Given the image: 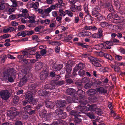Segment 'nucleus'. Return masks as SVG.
<instances>
[{"mask_svg": "<svg viewBox=\"0 0 125 125\" xmlns=\"http://www.w3.org/2000/svg\"><path fill=\"white\" fill-rule=\"evenodd\" d=\"M85 67V65L83 63H80L78 64L77 67L79 70H81L83 69Z\"/></svg>", "mask_w": 125, "mask_h": 125, "instance_id": "nucleus-48", "label": "nucleus"}, {"mask_svg": "<svg viewBox=\"0 0 125 125\" xmlns=\"http://www.w3.org/2000/svg\"><path fill=\"white\" fill-rule=\"evenodd\" d=\"M44 105V102H39L38 104L37 105L36 107V108L37 110H39L43 108Z\"/></svg>", "mask_w": 125, "mask_h": 125, "instance_id": "nucleus-22", "label": "nucleus"}, {"mask_svg": "<svg viewBox=\"0 0 125 125\" xmlns=\"http://www.w3.org/2000/svg\"><path fill=\"white\" fill-rule=\"evenodd\" d=\"M79 99H80L79 103H80L81 104H85L88 103V101L86 100L84 98L83 99V96L81 97V98Z\"/></svg>", "mask_w": 125, "mask_h": 125, "instance_id": "nucleus-29", "label": "nucleus"}, {"mask_svg": "<svg viewBox=\"0 0 125 125\" xmlns=\"http://www.w3.org/2000/svg\"><path fill=\"white\" fill-rule=\"evenodd\" d=\"M74 121L76 125H77V124H80L82 122V119L81 118H78V117L75 118Z\"/></svg>", "mask_w": 125, "mask_h": 125, "instance_id": "nucleus-38", "label": "nucleus"}, {"mask_svg": "<svg viewBox=\"0 0 125 125\" xmlns=\"http://www.w3.org/2000/svg\"><path fill=\"white\" fill-rule=\"evenodd\" d=\"M8 78H7L6 79H5L4 78V76H1L2 78L3 81H6L8 79V81L10 82H12L14 81V79L15 78V75H12L11 76H8Z\"/></svg>", "mask_w": 125, "mask_h": 125, "instance_id": "nucleus-12", "label": "nucleus"}, {"mask_svg": "<svg viewBox=\"0 0 125 125\" xmlns=\"http://www.w3.org/2000/svg\"><path fill=\"white\" fill-rule=\"evenodd\" d=\"M104 57L111 61H113L114 60V58L109 54L105 53L104 55Z\"/></svg>", "mask_w": 125, "mask_h": 125, "instance_id": "nucleus-31", "label": "nucleus"}, {"mask_svg": "<svg viewBox=\"0 0 125 125\" xmlns=\"http://www.w3.org/2000/svg\"><path fill=\"white\" fill-rule=\"evenodd\" d=\"M106 6L108 8L110 12L113 13L115 11V10L111 4L109 3H107Z\"/></svg>", "mask_w": 125, "mask_h": 125, "instance_id": "nucleus-21", "label": "nucleus"}, {"mask_svg": "<svg viewBox=\"0 0 125 125\" xmlns=\"http://www.w3.org/2000/svg\"><path fill=\"white\" fill-rule=\"evenodd\" d=\"M55 87L54 85L51 84H46L44 86V88L45 89H50L52 90L55 88Z\"/></svg>", "mask_w": 125, "mask_h": 125, "instance_id": "nucleus-24", "label": "nucleus"}, {"mask_svg": "<svg viewBox=\"0 0 125 125\" xmlns=\"http://www.w3.org/2000/svg\"><path fill=\"white\" fill-rule=\"evenodd\" d=\"M97 91L100 93H105L107 92V91L102 87L98 88Z\"/></svg>", "mask_w": 125, "mask_h": 125, "instance_id": "nucleus-32", "label": "nucleus"}, {"mask_svg": "<svg viewBox=\"0 0 125 125\" xmlns=\"http://www.w3.org/2000/svg\"><path fill=\"white\" fill-rule=\"evenodd\" d=\"M47 51L45 49H43L40 52L42 56H45L46 55Z\"/></svg>", "mask_w": 125, "mask_h": 125, "instance_id": "nucleus-50", "label": "nucleus"}, {"mask_svg": "<svg viewBox=\"0 0 125 125\" xmlns=\"http://www.w3.org/2000/svg\"><path fill=\"white\" fill-rule=\"evenodd\" d=\"M20 113H21V112H19L18 111H16L11 113L10 114L11 117L12 118H14L16 116L18 115Z\"/></svg>", "mask_w": 125, "mask_h": 125, "instance_id": "nucleus-25", "label": "nucleus"}, {"mask_svg": "<svg viewBox=\"0 0 125 125\" xmlns=\"http://www.w3.org/2000/svg\"><path fill=\"white\" fill-rule=\"evenodd\" d=\"M59 12L60 13L59 16H64L65 15V13L62 9H60L59 10Z\"/></svg>", "mask_w": 125, "mask_h": 125, "instance_id": "nucleus-45", "label": "nucleus"}, {"mask_svg": "<svg viewBox=\"0 0 125 125\" xmlns=\"http://www.w3.org/2000/svg\"><path fill=\"white\" fill-rule=\"evenodd\" d=\"M34 48L32 47V48H31V50L29 51V52L30 53V55H34L35 54V49H33V50H32V49H33Z\"/></svg>", "mask_w": 125, "mask_h": 125, "instance_id": "nucleus-62", "label": "nucleus"}, {"mask_svg": "<svg viewBox=\"0 0 125 125\" xmlns=\"http://www.w3.org/2000/svg\"><path fill=\"white\" fill-rule=\"evenodd\" d=\"M27 73L26 70H21V73L19 74V76L21 77H27Z\"/></svg>", "mask_w": 125, "mask_h": 125, "instance_id": "nucleus-23", "label": "nucleus"}, {"mask_svg": "<svg viewBox=\"0 0 125 125\" xmlns=\"http://www.w3.org/2000/svg\"><path fill=\"white\" fill-rule=\"evenodd\" d=\"M54 10V7L52 5L50 7L44 10L43 11L44 13L46 14H49L52 10Z\"/></svg>", "mask_w": 125, "mask_h": 125, "instance_id": "nucleus-20", "label": "nucleus"}, {"mask_svg": "<svg viewBox=\"0 0 125 125\" xmlns=\"http://www.w3.org/2000/svg\"><path fill=\"white\" fill-rule=\"evenodd\" d=\"M35 57L36 59L38 60L41 58L42 56L38 52H37L35 53Z\"/></svg>", "mask_w": 125, "mask_h": 125, "instance_id": "nucleus-58", "label": "nucleus"}, {"mask_svg": "<svg viewBox=\"0 0 125 125\" xmlns=\"http://www.w3.org/2000/svg\"><path fill=\"white\" fill-rule=\"evenodd\" d=\"M86 115L91 119H94L95 118V116L92 112L86 113Z\"/></svg>", "mask_w": 125, "mask_h": 125, "instance_id": "nucleus-35", "label": "nucleus"}, {"mask_svg": "<svg viewBox=\"0 0 125 125\" xmlns=\"http://www.w3.org/2000/svg\"><path fill=\"white\" fill-rule=\"evenodd\" d=\"M66 102L65 101L63 100L60 101L58 100L56 103V106L58 108H62L65 106Z\"/></svg>", "mask_w": 125, "mask_h": 125, "instance_id": "nucleus-7", "label": "nucleus"}, {"mask_svg": "<svg viewBox=\"0 0 125 125\" xmlns=\"http://www.w3.org/2000/svg\"><path fill=\"white\" fill-rule=\"evenodd\" d=\"M82 81L83 82L86 83L88 82L90 80L89 78L85 77L83 78Z\"/></svg>", "mask_w": 125, "mask_h": 125, "instance_id": "nucleus-57", "label": "nucleus"}, {"mask_svg": "<svg viewBox=\"0 0 125 125\" xmlns=\"http://www.w3.org/2000/svg\"><path fill=\"white\" fill-rule=\"evenodd\" d=\"M46 113V111L44 108H43L42 110L39 114L42 117L45 118Z\"/></svg>", "mask_w": 125, "mask_h": 125, "instance_id": "nucleus-30", "label": "nucleus"}, {"mask_svg": "<svg viewBox=\"0 0 125 125\" xmlns=\"http://www.w3.org/2000/svg\"><path fill=\"white\" fill-rule=\"evenodd\" d=\"M37 101V100L35 99L32 98V99L29 102L30 104H32L34 105L36 104Z\"/></svg>", "mask_w": 125, "mask_h": 125, "instance_id": "nucleus-54", "label": "nucleus"}, {"mask_svg": "<svg viewBox=\"0 0 125 125\" xmlns=\"http://www.w3.org/2000/svg\"><path fill=\"white\" fill-rule=\"evenodd\" d=\"M10 35L8 34H6L0 36V39L2 40L8 38Z\"/></svg>", "mask_w": 125, "mask_h": 125, "instance_id": "nucleus-40", "label": "nucleus"}, {"mask_svg": "<svg viewBox=\"0 0 125 125\" xmlns=\"http://www.w3.org/2000/svg\"><path fill=\"white\" fill-rule=\"evenodd\" d=\"M6 58V56L5 55H4L1 56L0 57V63H4L5 61V59Z\"/></svg>", "mask_w": 125, "mask_h": 125, "instance_id": "nucleus-36", "label": "nucleus"}, {"mask_svg": "<svg viewBox=\"0 0 125 125\" xmlns=\"http://www.w3.org/2000/svg\"><path fill=\"white\" fill-rule=\"evenodd\" d=\"M33 94L31 92H27L25 95V99L28 102H29L33 98L32 94Z\"/></svg>", "mask_w": 125, "mask_h": 125, "instance_id": "nucleus-5", "label": "nucleus"}, {"mask_svg": "<svg viewBox=\"0 0 125 125\" xmlns=\"http://www.w3.org/2000/svg\"><path fill=\"white\" fill-rule=\"evenodd\" d=\"M43 63L41 62H36L35 64V67L36 69L38 70H40L43 67Z\"/></svg>", "mask_w": 125, "mask_h": 125, "instance_id": "nucleus-16", "label": "nucleus"}, {"mask_svg": "<svg viewBox=\"0 0 125 125\" xmlns=\"http://www.w3.org/2000/svg\"><path fill=\"white\" fill-rule=\"evenodd\" d=\"M67 116V114L66 113L64 112L62 113L61 115H60V118L62 119H64Z\"/></svg>", "mask_w": 125, "mask_h": 125, "instance_id": "nucleus-55", "label": "nucleus"}, {"mask_svg": "<svg viewBox=\"0 0 125 125\" xmlns=\"http://www.w3.org/2000/svg\"><path fill=\"white\" fill-rule=\"evenodd\" d=\"M0 95L3 99L6 100L10 97V93L8 90H3L0 92Z\"/></svg>", "mask_w": 125, "mask_h": 125, "instance_id": "nucleus-4", "label": "nucleus"}, {"mask_svg": "<svg viewBox=\"0 0 125 125\" xmlns=\"http://www.w3.org/2000/svg\"><path fill=\"white\" fill-rule=\"evenodd\" d=\"M15 71L13 68H10L4 71L2 76H4L5 79L8 78V76L15 75Z\"/></svg>", "mask_w": 125, "mask_h": 125, "instance_id": "nucleus-2", "label": "nucleus"}, {"mask_svg": "<svg viewBox=\"0 0 125 125\" xmlns=\"http://www.w3.org/2000/svg\"><path fill=\"white\" fill-rule=\"evenodd\" d=\"M75 84L78 86V87L80 88L82 86V84L81 82H75Z\"/></svg>", "mask_w": 125, "mask_h": 125, "instance_id": "nucleus-60", "label": "nucleus"}, {"mask_svg": "<svg viewBox=\"0 0 125 125\" xmlns=\"http://www.w3.org/2000/svg\"><path fill=\"white\" fill-rule=\"evenodd\" d=\"M83 109L82 107L81 106H79L77 108V110H73L70 112V115L74 116L75 118L79 117L81 115H79V114L82 113L83 112Z\"/></svg>", "mask_w": 125, "mask_h": 125, "instance_id": "nucleus-1", "label": "nucleus"}, {"mask_svg": "<svg viewBox=\"0 0 125 125\" xmlns=\"http://www.w3.org/2000/svg\"><path fill=\"white\" fill-rule=\"evenodd\" d=\"M53 69L54 71H56L58 70H60L61 69V66L59 65L55 64L53 66Z\"/></svg>", "mask_w": 125, "mask_h": 125, "instance_id": "nucleus-27", "label": "nucleus"}, {"mask_svg": "<svg viewBox=\"0 0 125 125\" xmlns=\"http://www.w3.org/2000/svg\"><path fill=\"white\" fill-rule=\"evenodd\" d=\"M85 71L82 69L80 70L78 72L79 74L81 76H83L85 74Z\"/></svg>", "mask_w": 125, "mask_h": 125, "instance_id": "nucleus-53", "label": "nucleus"}, {"mask_svg": "<svg viewBox=\"0 0 125 125\" xmlns=\"http://www.w3.org/2000/svg\"><path fill=\"white\" fill-rule=\"evenodd\" d=\"M45 105L46 106L49 108H52L55 106L54 103L48 100L46 101Z\"/></svg>", "mask_w": 125, "mask_h": 125, "instance_id": "nucleus-13", "label": "nucleus"}, {"mask_svg": "<svg viewBox=\"0 0 125 125\" xmlns=\"http://www.w3.org/2000/svg\"><path fill=\"white\" fill-rule=\"evenodd\" d=\"M89 59L92 64L96 67H101V65L99 63V62H103V61L100 60L98 59L94 58L91 56L89 57Z\"/></svg>", "mask_w": 125, "mask_h": 125, "instance_id": "nucleus-3", "label": "nucleus"}, {"mask_svg": "<svg viewBox=\"0 0 125 125\" xmlns=\"http://www.w3.org/2000/svg\"><path fill=\"white\" fill-rule=\"evenodd\" d=\"M62 17L60 16H57L56 17V20L58 21L59 22L58 24L59 25H61L62 22L61 20L62 19Z\"/></svg>", "mask_w": 125, "mask_h": 125, "instance_id": "nucleus-49", "label": "nucleus"}, {"mask_svg": "<svg viewBox=\"0 0 125 125\" xmlns=\"http://www.w3.org/2000/svg\"><path fill=\"white\" fill-rule=\"evenodd\" d=\"M97 107L96 104H93L91 105L88 104L86 107V109L88 110L94 111Z\"/></svg>", "mask_w": 125, "mask_h": 125, "instance_id": "nucleus-10", "label": "nucleus"}, {"mask_svg": "<svg viewBox=\"0 0 125 125\" xmlns=\"http://www.w3.org/2000/svg\"><path fill=\"white\" fill-rule=\"evenodd\" d=\"M122 21L120 19V18L118 17L117 18L114 19H113V22L115 23H120Z\"/></svg>", "mask_w": 125, "mask_h": 125, "instance_id": "nucleus-44", "label": "nucleus"}, {"mask_svg": "<svg viewBox=\"0 0 125 125\" xmlns=\"http://www.w3.org/2000/svg\"><path fill=\"white\" fill-rule=\"evenodd\" d=\"M94 111L96 114L98 115H100L102 113L101 110L98 107H96Z\"/></svg>", "mask_w": 125, "mask_h": 125, "instance_id": "nucleus-34", "label": "nucleus"}, {"mask_svg": "<svg viewBox=\"0 0 125 125\" xmlns=\"http://www.w3.org/2000/svg\"><path fill=\"white\" fill-rule=\"evenodd\" d=\"M92 85L93 83H86L84 86V88L86 89H88L91 88Z\"/></svg>", "mask_w": 125, "mask_h": 125, "instance_id": "nucleus-46", "label": "nucleus"}, {"mask_svg": "<svg viewBox=\"0 0 125 125\" xmlns=\"http://www.w3.org/2000/svg\"><path fill=\"white\" fill-rule=\"evenodd\" d=\"M72 101L73 102L76 103H79L80 101V100L78 98V97L76 96H73L72 98Z\"/></svg>", "mask_w": 125, "mask_h": 125, "instance_id": "nucleus-39", "label": "nucleus"}, {"mask_svg": "<svg viewBox=\"0 0 125 125\" xmlns=\"http://www.w3.org/2000/svg\"><path fill=\"white\" fill-rule=\"evenodd\" d=\"M27 80V77H22L18 84V86L19 87L22 86L26 83Z\"/></svg>", "mask_w": 125, "mask_h": 125, "instance_id": "nucleus-9", "label": "nucleus"}, {"mask_svg": "<svg viewBox=\"0 0 125 125\" xmlns=\"http://www.w3.org/2000/svg\"><path fill=\"white\" fill-rule=\"evenodd\" d=\"M103 36V35L101 33H95L92 35L91 36L93 38H98L101 37Z\"/></svg>", "mask_w": 125, "mask_h": 125, "instance_id": "nucleus-28", "label": "nucleus"}, {"mask_svg": "<svg viewBox=\"0 0 125 125\" xmlns=\"http://www.w3.org/2000/svg\"><path fill=\"white\" fill-rule=\"evenodd\" d=\"M64 97L66 99L67 102L69 103L71 102L72 98L70 96L65 95L64 96Z\"/></svg>", "mask_w": 125, "mask_h": 125, "instance_id": "nucleus-51", "label": "nucleus"}, {"mask_svg": "<svg viewBox=\"0 0 125 125\" xmlns=\"http://www.w3.org/2000/svg\"><path fill=\"white\" fill-rule=\"evenodd\" d=\"M84 93V92L82 90H81L80 88L78 89L77 92V93L78 95H80L79 97V98H81V97H83L82 95Z\"/></svg>", "mask_w": 125, "mask_h": 125, "instance_id": "nucleus-37", "label": "nucleus"}, {"mask_svg": "<svg viewBox=\"0 0 125 125\" xmlns=\"http://www.w3.org/2000/svg\"><path fill=\"white\" fill-rule=\"evenodd\" d=\"M115 59L117 61H120L122 59V57L120 56L116 55L115 56Z\"/></svg>", "mask_w": 125, "mask_h": 125, "instance_id": "nucleus-63", "label": "nucleus"}, {"mask_svg": "<svg viewBox=\"0 0 125 125\" xmlns=\"http://www.w3.org/2000/svg\"><path fill=\"white\" fill-rule=\"evenodd\" d=\"M100 10V9L97 7H96L94 8L93 10L92 11V14L94 16H96L99 13L98 12Z\"/></svg>", "mask_w": 125, "mask_h": 125, "instance_id": "nucleus-18", "label": "nucleus"}, {"mask_svg": "<svg viewBox=\"0 0 125 125\" xmlns=\"http://www.w3.org/2000/svg\"><path fill=\"white\" fill-rule=\"evenodd\" d=\"M96 93V91L94 89H90L86 92L88 96L94 95Z\"/></svg>", "mask_w": 125, "mask_h": 125, "instance_id": "nucleus-17", "label": "nucleus"}, {"mask_svg": "<svg viewBox=\"0 0 125 125\" xmlns=\"http://www.w3.org/2000/svg\"><path fill=\"white\" fill-rule=\"evenodd\" d=\"M85 29L87 30H91L92 31H95L97 30V28L94 26L86 25L84 27Z\"/></svg>", "mask_w": 125, "mask_h": 125, "instance_id": "nucleus-15", "label": "nucleus"}, {"mask_svg": "<svg viewBox=\"0 0 125 125\" xmlns=\"http://www.w3.org/2000/svg\"><path fill=\"white\" fill-rule=\"evenodd\" d=\"M12 2L13 6L14 7H16L17 6L18 2H17V1L15 0H10Z\"/></svg>", "mask_w": 125, "mask_h": 125, "instance_id": "nucleus-61", "label": "nucleus"}, {"mask_svg": "<svg viewBox=\"0 0 125 125\" xmlns=\"http://www.w3.org/2000/svg\"><path fill=\"white\" fill-rule=\"evenodd\" d=\"M22 54L23 55L26 57H30V52L29 53L26 51H24L22 52Z\"/></svg>", "mask_w": 125, "mask_h": 125, "instance_id": "nucleus-56", "label": "nucleus"}, {"mask_svg": "<svg viewBox=\"0 0 125 125\" xmlns=\"http://www.w3.org/2000/svg\"><path fill=\"white\" fill-rule=\"evenodd\" d=\"M64 83L65 82L64 81H59L57 82H55V84L57 86H60L64 84Z\"/></svg>", "mask_w": 125, "mask_h": 125, "instance_id": "nucleus-43", "label": "nucleus"}, {"mask_svg": "<svg viewBox=\"0 0 125 125\" xmlns=\"http://www.w3.org/2000/svg\"><path fill=\"white\" fill-rule=\"evenodd\" d=\"M30 20L28 21L30 23H35L36 22V21L34 20V17L32 16H29L28 18Z\"/></svg>", "mask_w": 125, "mask_h": 125, "instance_id": "nucleus-33", "label": "nucleus"}, {"mask_svg": "<svg viewBox=\"0 0 125 125\" xmlns=\"http://www.w3.org/2000/svg\"><path fill=\"white\" fill-rule=\"evenodd\" d=\"M62 112V110L60 109H57L55 111L56 114L58 115H61Z\"/></svg>", "mask_w": 125, "mask_h": 125, "instance_id": "nucleus-41", "label": "nucleus"}, {"mask_svg": "<svg viewBox=\"0 0 125 125\" xmlns=\"http://www.w3.org/2000/svg\"><path fill=\"white\" fill-rule=\"evenodd\" d=\"M4 1L0 0V10H3L5 8H7L9 6V5L7 3H4Z\"/></svg>", "mask_w": 125, "mask_h": 125, "instance_id": "nucleus-8", "label": "nucleus"}, {"mask_svg": "<svg viewBox=\"0 0 125 125\" xmlns=\"http://www.w3.org/2000/svg\"><path fill=\"white\" fill-rule=\"evenodd\" d=\"M40 78L42 80H44L47 78L48 76V73L46 71H42L40 73Z\"/></svg>", "mask_w": 125, "mask_h": 125, "instance_id": "nucleus-6", "label": "nucleus"}, {"mask_svg": "<svg viewBox=\"0 0 125 125\" xmlns=\"http://www.w3.org/2000/svg\"><path fill=\"white\" fill-rule=\"evenodd\" d=\"M105 42L107 45L110 46H112L114 44H113L112 41H107Z\"/></svg>", "mask_w": 125, "mask_h": 125, "instance_id": "nucleus-59", "label": "nucleus"}, {"mask_svg": "<svg viewBox=\"0 0 125 125\" xmlns=\"http://www.w3.org/2000/svg\"><path fill=\"white\" fill-rule=\"evenodd\" d=\"M41 30V26H38L35 27L34 30L35 31L38 32L40 31Z\"/></svg>", "mask_w": 125, "mask_h": 125, "instance_id": "nucleus-64", "label": "nucleus"}, {"mask_svg": "<svg viewBox=\"0 0 125 125\" xmlns=\"http://www.w3.org/2000/svg\"><path fill=\"white\" fill-rule=\"evenodd\" d=\"M66 93L68 94L73 95L75 93V90L73 88H68L66 90Z\"/></svg>", "mask_w": 125, "mask_h": 125, "instance_id": "nucleus-14", "label": "nucleus"}, {"mask_svg": "<svg viewBox=\"0 0 125 125\" xmlns=\"http://www.w3.org/2000/svg\"><path fill=\"white\" fill-rule=\"evenodd\" d=\"M38 84L36 83H30L28 85V87L29 89L30 90H34L38 86Z\"/></svg>", "mask_w": 125, "mask_h": 125, "instance_id": "nucleus-19", "label": "nucleus"}, {"mask_svg": "<svg viewBox=\"0 0 125 125\" xmlns=\"http://www.w3.org/2000/svg\"><path fill=\"white\" fill-rule=\"evenodd\" d=\"M66 81L67 83L69 84L73 83V80L71 78H67L66 79Z\"/></svg>", "mask_w": 125, "mask_h": 125, "instance_id": "nucleus-52", "label": "nucleus"}, {"mask_svg": "<svg viewBox=\"0 0 125 125\" xmlns=\"http://www.w3.org/2000/svg\"><path fill=\"white\" fill-rule=\"evenodd\" d=\"M63 35L64 37V40L65 41L68 42L70 41L72 38L71 36L70 35L67 36V32L64 33Z\"/></svg>", "mask_w": 125, "mask_h": 125, "instance_id": "nucleus-26", "label": "nucleus"}, {"mask_svg": "<svg viewBox=\"0 0 125 125\" xmlns=\"http://www.w3.org/2000/svg\"><path fill=\"white\" fill-rule=\"evenodd\" d=\"M36 113L35 109H33L31 108L29 110V111H26L25 112V114H26V115L28 117L30 115H34Z\"/></svg>", "mask_w": 125, "mask_h": 125, "instance_id": "nucleus-11", "label": "nucleus"}, {"mask_svg": "<svg viewBox=\"0 0 125 125\" xmlns=\"http://www.w3.org/2000/svg\"><path fill=\"white\" fill-rule=\"evenodd\" d=\"M19 99V97L15 95L13 99V102L15 104H16L18 102Z\"/></svg>", "mask_w": 125, "mask_h": 125, "instance_id": "nucleus-42", "label": "nucleus"}, {"mask_svg": "<svg viewBox=\"0 0 125 125\" xmlns=\"http://www.w3.org/2000/svg\"><path fill=\"white\" fill-rule=\"evenodd\" d=\"M32 108L30 105H27L26 106L23 107V109L25 111H29L30 109Z\"/></svg>", "mask_w": 125, "mask_h": 125, "instance_id": "nucleus-47", "label": "nucleus"}]
</instances>
